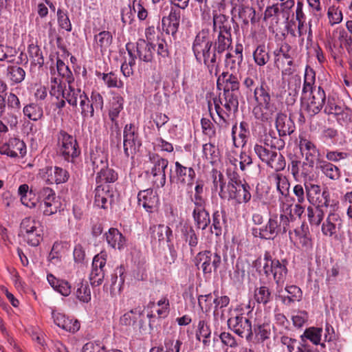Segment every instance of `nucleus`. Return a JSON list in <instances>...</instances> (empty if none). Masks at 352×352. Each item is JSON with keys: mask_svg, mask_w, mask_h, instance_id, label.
<instances>
[{"mask_svg": "<svg viewBox=\"0 0 352 352\" xmlns=\"http://www.w3.org/2000/svg\"><path fill=\"white\" fill-rule=\"evenodd\" d=\"M149 160L154 164L151 169V174L154 177L160 176V179L154 180V183L158 187H163L166 184L165 170L168 166V161L155 153H149Z\"/></svg>", "mask_w": 352, "mask_h": 352, "instance_id": "f8f14e48", "label": "nucleus"}, {"mask_svg": "<svg viewBox=\"0 0 352 352\" xmlns=\"http://www.w3.org/2000/svg\"><path fill=\"white\" fill-rule=\"evenodd\" d=\"M254 151L259 160L276 172L283 170L286 166L285 157L270 146L269 140L265 138L254 146Z\"/></svg>", "mask_w": 352, "mask_h": 352, "instance_id": "20e7f679", "label": "nucleus"}, {"mask_svg": "<svg viewBox=\"0 0 352 352\" xmlns=\"http://www.w3.org/2000/svg\"><path fill=\"white\" fill-rule=\"evenodd\" d=\"M56 68L58 74L62 76V78H65L68 85L74 82V78L72 71L69 69V67L65 64L63 60L60 58H58L56 60Z\"/></svg>", "mask_w": 352, "mask_h": 352, "instance_id": "0e129e2a", "label": "nucleus"}, {"mask_svg": "<svg viewBox=\"0 0 352 352\" xmlns=\"http://www.w3.org/2000/svg\"><path fill=\"white\" fill-rule=\"evenodd\" d=\"M94 204L99 208L106 209L111 204L113 198V192L108 184H100L94 190Z\"/></svg>", "mask_w": 352, "mask_h": 352, "instance_id": "a211bd4d", "label": "nucleus"}, {"mask_svg": "<svg viewBox=\"0 0 352 352\" xmlns=\"http://www.w3.org/2000/svg\"><path fill=\"white\" fill-rule=\"evenodd\" d=\"M17 51L15 48L0 44V61H6L8 63H14Z\"/></svg>", "mask_w": 352, "mask_h": 352, "instance_id": "052dcab7", "label": "nucleus"}, {"mask_svg": "<svg viewBox=\"0 0 352 352\" xmlns=\"http://www.w3.org/2000/svg\"><path fill=\"white\" fill-rule=\"evenodd\" d=\"M243 60V45L241 44H237L232 53L228 52L226 55V63L228 65H230V69L240 67Z\"/></svg>", "mask_w": 352, "mask_h": 352, "instance_id": "72a5a7b5", "label": "nucleus"}, {"mask_svg": "<svg viewBox=\"0 0 352 352\" xmlns=\"http://www.w3.org/2000/svg\"><path fill=\"white\" fill-rule=\"evenodd\" d=\"M192 52L196 60L204 63L210 75L217 76L219 71L218 53L213 46L208 29H202L197 33L192 43Z\"/></svg>", "mask_w": 352, "mask_h": 352, "instance_id": "f257e3e1", "label": "nucleus"}, {"mask_svg": "<svg viewBox=\"0 0 352 352\" xmlns=\"http://www.w3.org/2000/svg\"><path fill=\"white\" fill-rule=\"evenodd\" d=\"M291 46L287 43L282 45L279 49L274 52V64L278 68L280 66L284 67L285 64L291 67L294 64V60L289 54Z\"/></svg>", "mask_w": 352, "mask_h": 352, "instance_id": "5701e85b", "label": "nucleus"}, {"mask_svg": "<svg viewBox=\"0 0 352 352\" xmlns=\"http://www.w3.org/2000/svg\"><path fill=\"white\" fill-rule=\"evenodd\" d=\"M60 155L67 162L74 163L80 154V148L76 138L64 130L57 134Z\"/></svg>", "mask_w": 352, "mask_h": 352, "instance_id": "39448f33", "label": "nucleus"}, {"mask_svg": "<svg viewBox=\"0 0 352 352\" xmlns=\"http://www.w3.org/2000/svg\"><path fill=\"white\" fill-rule=\"evenodd\" d=\"M96 182L98 184H107L113 183L118 179V174L111 168H104L97 173Z\"/></svg>", "mask_w": 352, "mask_h": 352, "instance_id": "09e8293b", "label": "nucleus"}, {"mask_svg": "<svg viewBox=\"0 0 352 352\" xmlns=\"http://www.w3.org/2000/svg\"><path fill=\"white\" fill-rule=\"evenodd\" d=\"M151 236L153 239L159 242H170L173 239V231L167 226L164 224L154 225L150 228Z\"/></svg>", "mask_w": 352, "mask_h": 352, "instance_id": "393cba45", "label": "nucleus"}, {"mask_svg": "<svg viewBox=\"0 0 352 352\" xmlns=\"http://www.w3.org/2000/svg\"><path fill=\"white\" fill-rule=\"evenodd\" d=\"M175 165V175L170 176V182L173 184V188L177 186L179 189L180 186H191L196 176L195 170L192 167L183 166L179 162H176Z\"/></svg>", "mask_w": 352, "mask_h": 352, "instance_id": "1a4fd4ad", "label": "nucleus"}, {"mask_svg": "<svg viewBox=\"0 0 352 352\" xmlns=\"http://www.w3.org/2000/svg\"><path fill=\"white\" fill-rule=\"evenodd\" d=\"M23 113L29 119L37 121L43 117V109L35 103H30L23 108Z\"/></svg>", "mask_w": 352, "mask_h": 352, "instance_id": "603ef678", "label": "nucleus"}, {"mask_svg": "<svg viewBox=\"0 0 352 352\" xmlns=\"http://www.w3.org/2000/svg\"><path fill=\"white\" fill-rule=\"evenodd\" d=\"M25 241L30 245L33 247L38 246L43 241V230L38 229L29 233H25L21 236Z\"/></svg>", "mask_w": 352, "mask_h": 352, "instance_id": "6e6d98bb", "label": "nucleus"}, {"mask_svg": "<svg viewBox=\"0 0 352 352\" xmlns=\"http://www.w3.org/2000/svg\"><path fill=\"white\" fill-rule=\"evenodd\" d=\"M228 324L229 328L239 337L245 338L248 342L253 340L254 333L252 322L242 314L229 318L228 320Z\"/></svg>", "mask_w": 352, "mask_h": 352, "instance_id": "0eeeda50", "label": "nucleus"}, {"mask_svg": "<svg viewBox=\"0 0 352 352\" xmlns=\"http://www.w3.org/2000/svg\"><path fill=\"white\" fill-rule=\"evenodd\" d=\"M155 45L151 42H146L144 39H139L136 43L137 55L140 60L151 62L153 58Z\"/></svg>", "mask_w": 352, "mask_h": 352, "instance_id": "b1692460", "label": "nucleus"}, {"mask_svg": "<svg viewBox=\"0 0 352 352\" xmlns=\"http://www.w3.org/2000/svg\"><path fill=\"white\" fill-rule=\"evenodd\" d=\"M253 333L258 342L269 339L272 333V327L268 322H257L254 324Z\"/></svg>", "mask_w": 352, "mask_h": 352, "instance_id": "4c0bfd02", "label": "nucleus"}, {"mask_svg": "<svg viewBox=\"0 0 352 352\" xmlns=\"http://www.w3.org/2000/svg\"><path fill=\"white\" fill-rule=\"evenodd\" d=\"M294 220L295 217L292 213L291 209L289 212H285L280 214L278 226L280 228L282 234H285L288 232L289 235L292 234V232L290 230V223L293 222Z\"/></svg>", "mask_w": 352, "mask_h": 352, "instance_id": "864d4df0", "label": "nucleus"}, {"mask_svg": "<svg viewBox=\"0 0 352 352\" xmlns=\"http://www.w3.org/2000/svg\"><path fill=\"white\" fill-rule=\"evenodd\" d=\"M315 83V72L313 69H310L309 71L306 70L305 75V79H304V83H303V87H302V100H307L306 94L307 93H310V94H312L313 91H315L317 90L316 87H314V85Z\"/></svg>", "mask_w": 352, "mask_h": 352, "instance_id": "a18cd8bd", "label": "nucleus"}, {"mask_svg": "<svg viewBox=\"0 0 352 352\" xmlns=\"http://www.w3.org/2000/svg\"><path fill=\"white\" fill-rule=\"evenodd\" d=\"M342 221L338 214L330 213L322 225V232L328 236H337L338 232L341 229Z\"/></svg>", "mask_w": 352, "mask_h": 352, "instance_id": "4be33fe9", "label": "nucleus"}, {"mask_svg": "<svg viewBox=\"0 0 352 352\" xmlns=\"http://www.w3.org/2000/svg\"><path fill=\"white\" fill-rule=\"evenodd\" d=\"M107 261V254L101 252L94 256L92 262V270L89 276L91 285L93 287L100 285L104 278V267Z\"/></svg>", "mask_w": 352, "mask_h": 352, "instance_id": "9d476101", "label": "nucleus"}, {"mask_svg": "<svg viewBox=\"0 0 352 352\" xmlns=\"http://www.w3.org/2000/svg\"><path fill=\"white\" fill-rule=\"evenodd\" d=\"M123 104L124 99L119 95L113 96L110 102L109 117L111 122L114 123L116 128H118L117 118L119 116L120 111L123 109Z\"/></svg>", "mask_w": 352, "mask_h": 352, "instance_id": "2f4dec72", "label": "nucleus"}, {"mask_svg": "<svg viewBox=\"0 0 352 352\" xmlns=\"http://www.w3.org/2000/svg\"><path fill=\"white\" fill-rule=\"evenodd\" d=\"M330 197L327 190H324L311 202V206L327 210L329 206Z\"/></svg>", "mask_w": 352, "mask_h": 352, "instance_id": "338daca9", "label": "nucleus"}, {"mask_svg": "<svg viewBox=\"0 0 352 352\" xmlns=\"http://www.w3.org/2000/svg\"><path fill=\"white\" fill-rule=\"evenodd\" d=\"M215 298L212 300V304H214L213 314L214 317H217L221 311V316H223V308L226 307L230 303V298L227 296H218L216 292H214Z\"/></svg>", "mask_w": 352, "mask_h": 352, "instance_id": "5fc2aeb1", "label": "nucleus"}, {"mask_svg": "<svg viewBox=\"0 0 352 352\" xmlns=\"http://www.w3.org/2000/svg\"><path fill=\"white\" fill-rule=\"evenodd\" d=\"M305 110L311 117L318 114L323 108L326 101V94L321 87L313 91L309 97L307 98Z\"/></svg>", "mask_w": 352, "mask_h": 352, "instance_id": "ddd939ff", "label": "nucleus"}, {"mask_svg": "<svg viewBox=\"0 0 352 352\" xmlns=\"http://www.w3.org/2000/svg\"><path fill=\"white\" fill-rule=\"evenodd\" d=\"M250 190V186L244 181L243 184L234 187L231 186L230 188L227 189L226 193V199L229 201L232 200L237 204H247L252 197Z\"/></svg>", "mask_w": 352, "mask_h": 352, "instance_id": "9b49d317", "label": "nucleus"}, {"mask_svg": "<svg viewBox=\"0 0 352 352\" xmlns=\"http://www.w3.org/2000/svg\"><path fill=\"white\" fill-rule=\"evenodd\" d=\"M8 78L14 82H21L25 78L24 69L17 65L9 66L7 69Z\"/></svg>", "mask_w": 352, "mask_h": 352, "instance_id": "e2e57ef3", "label": "nucleus"}, {"mask_svg": "<svg viewBox=\"0 0 352 352\" xmlns=\"http://www.w3.org/2000/svg\"><path fill=\"white\" fill-rule=\"evenodd\" d=\"M112 41L113 36L109 31L100 32L94 36L96 47L99 49L102 54L110 47L112 43Z\"/></svg>", "mask_w": 352, "mask_h": 352, "instance_id": "e433bc0d", "label": "nucleus"}, {"mask_svg": "<svg viewBox=\"0 0 352 352\" xmlns=\"http://www.w3.org/2000/svg\"><path fill=\"white\" fill-rule=\"evenodd\" d=\"M233 18L221 13L214 12L212 14V33H231Z\"/></svg>", "mask_w": 352, "mask_h": 352, "instance_id": "f3484780", "label": "nucleus"}, {"mask_svg": "<svg viewBox=\"0 0 352 352\" xmlns=\"http://www.w3.org/2000/svg\"><path fill=\"white\" fill-rule=\"evenodd\" d=\"M212 226L210 231L217 236H221L223 229L227 226V218L225 210H216L212 214Z\"/></svg>", "mask_w": 352, "mask_h": 352, "instance_id": "cd10ccee", "label": "nucleus"}, {"mask_svg": "<svg viewBox=\"0 0 352 352\" xmlns=\"http://www.w3.org/2000/svg\"><path fill=\"white\" fill-rule=\"evenodd\" d=\"M52 318L54 323L59 327L67 331L75 333L80 329V324L77 319L66 317L65 314L52 311Z\"/></svg>", "mask_w": 352, "mask_h": 352, "instance_id": "aec40b11", "label": "nucleus"}, {"mask_svg": "<svg viewBox=\"0 0 352 352\" xmlns=\"http://www.w3.org/2000/svg\"><path fill=\"white\" fill-rule=\"evenodd\" d=\"M28 54L32 59V63L35 65L43 66L44 64V58L40 47L34 44H30L28 46Z\"/></svg>", "mask_w": 352, "mask_h": 352, "instance_id": "680f3d73", "label": "nucleus"}, {"mask_svg": "<svg viewBox=\"0 0 352 352\" xmlns=\"http://www.w3.org/2000/svg\"><path fill=\"white\" fill-rule=\"evenodd\" d=\"M321 328H308L305 331L303 335L301 336L302 342H305V338H307L312 342L314 344H318L321 339Z\"/></svg>", "mask_w": 352, "mask_h": 352, "instance_id": "bf43d9fd", "label": "nucleus"}, {"mask_svg": "<svg viewBox=\"0 0 352 352\" xmlns=\"http://www.w3.org/2000/svg\"><path fill=\"white\" fill-rule=\"evenodd\" d=\"M140 146L141 142L138 140V133L134 124H126L123 132V148L125 156L133 158Z\"/></svg>", "mask_w": 352, "mask_h": 352, "instance_id": "6e6552de", "label": "nucleus"}, {"mask_svg": "<svg viewBox=\"0 0 352 352\" xmlns=\"http://www.w3.org/2000/svg\"><path fill=\"white\" fill-rule=\"evenodd\" d=\"M278 224L279 223L277 215H274L269 219L266 226H263L265 230L264 236L267 237V239H273L279 233H281Z\"/></svg>", "mask_w": 352, "mask_h": 352, "instance_id": "37998d69", "label": "nucleus"}, {"mask_svg": "<svg viewBox=\"0 0 352 352\" xmlns=\"http://www.w3.org/2000/svg\"><path fill=\"white\" fill-rule=\"evenodd\" d=\"M221 263V256L217 251L204 250L195 256V265L198 267L200 265L204 274H211L212 272H216Z\"/></svg>", "mask_w": 352, "mask_h": 352, "instance_id": "423d86ee", "label": "nucleus"}, {"mask_svg": "<svg viewBox=\"0 0 352 352\" xmlns=\"http://www.w3.org/2000/svg\"><path fill=\"white\" fill-rule=\"evenodd\" d=\"M275 125L280 137L289 135L295 130V125L291 116L287 118V115L281 111L276 115Z\"/></svg>", "mask_w": 352, "mask_h": 352, "instance_id": "6ab92c4d", "label": "nucleus"}, {"mask_svg": "<svg viewBox=\"0 0 352 352\" xmlns=\"http://www.w3.org/2000/svg\"><path fill=\"white\" fill-rule=\"evenodd\" d=\"M277 190L283 195L286 197L289 194V183L287 177L282 174L277 173L274 175Z\"/></svg>", "mask_w": 352, "mask_h": 352, "instance_id": "774afa93", "label": "nucleus"}, {"mask_svg": "<svg viewBox=\"0 0 352 352\" xmlns=\"http://www.w3.org/2000/svg\"><path fill=\"white\" fill-rule=\"evenodd\" d=\"M254 100L255 105L252 114L255 119L262 122H270L278 113V107L272 98L270 87L264 80L254 89Z\"/></svg>", "mask_w": 352, "mask_h": 352, "instance_id": "f03ea898", "label": "nucleus"}, {"mask_svg": "<svg viewBox=\"0 0 352 352\" xmlns=\"http://www.w3.org/2000/svg\"><path fill=\"white\" fill-rule=\"evenodd\" d=\"M307 218L311 226H319L327 210L309 206L307 208Z\"/></svg>", "mask_w": 352, "mask_h": 352, "instance_id": "a19ab883", "label": "nucleus"}, {"mask_svg": "<svg viewBox=\"0 0 352 352\" xmlns=\"http://www.w3.org/2000/svg\"><path fill=\"white\" fill-rule=\"evenodd\" d=\"M79 104L81 108V114L82 117L93 118L94 116V107L90 103V100L85 93L79 99Z\"/></svg>", "mask_w": 352, "mask_h": 352, "instance_id": "4d7b16f0", "label": "nucleus"}, {"mask_svg": "<svg viewBox=\"0 0 352 352\" xmlns=\"http://www.w3.org/2000/svg\"><path fill=\"white\" fill-rule=\"evenodd\" d=\"M0 153L11 157H23L26 153V146L19 138H10L8 142L0 146Z\"/></svg>", "mask_w": 352, "mask_h": 352, "instance_id": "4468645a", "label": "nucleus"}, {"mask_svg": "<svg viewBox=\"0 0 352 352\" xmlns=\"http://www.w3.org/2000/svg\"><path fill=\"white\" fill-rule=\"evenodd\" d=\"M105 236L108 244L114 249L122 250L125 246V237L117 228H110Z\"/></svg>", "mask_w": 352, "mask_h": 352, "instance_id": "c85d7f7f", "label": "nucleus"}, {"mask_svg": "<svg viewBox=\"0 0 352 352\" xmlns=\"http://www.w3.org/2000/svg\"><path fill=\"white\" fill-rule=\"evenodd\" d=\"M239 16L242 19L245 25H248L250 22L252 24H255L258 21V18L256 16L255 10L250 6H241L239 8Z\"/></svg>", "mask_w": 352, "mask_h": 352, "instance_id": "79ce46f5", "label": "nucleus"}, {"mask_svg": "<svg viewBox=\"0 0 352 352\" xmlns=\"http://www.w3.org/2000/svg\"><path fill=\"white\" fill-rule=\"evenodd\" d=\"M37 196V200L41 203L45 204L48 201H52L56 199L54 191L49 187H43L39 188H31L30 196Z\"/></svg>", "mask_w": 352, "mask_h": 352, "instance_id": "f704fd0d", "label": "nucleus"}, {"mask_svg": "<svg viewBox=\"0 0 352 352\" xmlns=\"http://www.w3.org/2000/svg\"><path fill=\"white\" fill-rule=\"evenodd\" d=\"M254 299L256 302L264 305L270 302L272 299V292L269 287L261 286L254 290Z\"/></svg>", "mask_w": 352, "mask_h": 352, "instance_id": "3c124183", "label": "nucleus"}, {"mask_svg": "<svg viewBox=\"0 0 352 352\" xmlns=\"http://www.w3.org/2000/svg\"><path fill=\"white\" fill-rule=\"evenodd\" d=\"M288 261L286 259L281 261L272 258L269 252H265L262 258L258 257L253 262V267L260 276H265L266 278L273 276L277 285L284 284L287 273Z\"/></svg>", "mask_w": 352, "mask_h": 352, "instance_id": "7ed1b4c3", "label": "nucleus"}, {"mask_svg": "<svg viewBox=\"0 0 352 352\" xmlns=\"http://www.w3.org/2000/svg\"><path fill=\"white\" fill-rule=\"evenodd\" d=\"M236 91L223 90V98L219 96V102L222 104L228 113H236L239 107L238 95Z\"/></svg>", "mask_w": 352, "mask_h": 352, "instance_id": "bb28decb", "label": "nucleus"}, {"mask_svg": "<svg viewBox=\"0 0 352 352\" xmlns=\"http://www.w3.org/2000/svg\"><path fill=\"white\" fill-rule=\"evenodd\" d=\"M253 57L258 65L263 66L266 65L270 59L268 47L265 45H258L253 53Z\"/></svg>", "mask_w": 352, "mask_h": 352, "instance_id": "c03bdc74", "label": "nucleus"}, {"mask_svg": "<svg viewBox=\"0 0 352 352\" xmlns=\"http://www.w3.org/2000/svg\"><path fill=\"white\" fill-rule=\"evenodd\" d=\"M220 81L225 84L223 90L239 91L240 83L238 78L233 74L228 72H223L217 79V87H219Z\"/></svg>", "mask_w": 352, "mask_h": 352, "instance_id": "473e14b6", "label": "nucleus"}, {"mask_svg": "<svg viewBox=\"0 0 352 352\" xmlns=\"http://www.w3.org/2000/svg\"><path fill=\"white\" fill-rule=\"evenodd\" d=\"M213 46L218 54L228 50L232 45V33H212Z\"/></svg>", "mask_w": 352, "mask_h": 352, "instance_id": "a878e982", "label": "nucleus"}, {"mask_svg": "<svg viewBox=\"0 0 352 352\" xmlns=\"http://www.w3.org/2000/svg\"><path fill=\"white\" fill-rule=\"evenodd\" d=\"M192 217L196 228L201 230H206L211 223L210 214L206 208L194 209L192 211Z\"/></svg>", "mask_w": 352, "mask_h": 352, "instance_id": "7c9ffc66", "label": "nucleus"}, {"mask_svg": "<svg viewBox=\"0 0 352 352\" xmlns=\"http://www.w3.org/2000/svg\"><path fill=\"white\" fill-rule=\"evenodd\" d=\"M138 204L142 205L147 212H151L158 204V196L152 188L140 190L138 195Z\"/></svg>", "mask_w": 352, "mask_h": 352, "instance_id": "412c9836", "label": "nucleus"}, {"mask_svg": "<svg viewBox=\"0 0 352 352\" xmlns=\"http://www.w3.org/2000/svg\"><path fill=\"white\" fill-rule=\"evenodd\" d=\"M300 149L302 155H305L307 164L314 166L319 162L320 153L316 145L306 138H300L299 143Z\"/></svg>", "mask_w": 352, "mask_h": 352, "instance_id": "2eb2a0df", "label": "nucleus"}, {"mask_svg": "<svg viewBox=\"0 0 352 352\" xmlns=\"http://www.w3.org/2000/svg\"><path fill=\"white\" fill-rule=\"evenodd\" d=\"M38 229H43L41 223L36 220L34 217H27L22 219L20 224L19 236H22L25 233L36 231Z\"/></svg>", "mask_w": 352, "mask_h": 352, "instance_id": "ea45409f", "label": "nucleus"}, {"mask_svg": "<svg viewBox=\"0 0 352 352\" xmlns=\"http://www.w3.org/2000/svg\"><path fill=\"white\" fill-rule=\"evenodd\" d=\"M320 168L322 173L331 179H338L340 177V169L331 163L320 162Z\"/></svg>", "mask_w": 352, "mask_h": 352, "instance_id": "13d9d810", "label": "nucleus"}, {"mask_svg": "<svg viewBox=\"0 0 352 352\" xmlns=\"http://www.w3.org/2000/svg\"><path fill=\"white\" fill-rule=\"evenodd\" d=\"M211 336V330L210 327L207 324L205 320H201L199 321L197 330L196 331V338L201 341V338H203L202 344L204 347H208L211 344L210 340Z\"/></svg>", "mask_w": 352, "mask_h": 352, "instance_id": "58836bf2", "label": "nucleus"}, {"mask_svg": "<svg viewBox=\"0 0 352 352\" xmlns=\"http://www.w3.org/2000/svg\"><path fill=\"white\" fill-rule=\"evenodd\" d=\"M69 85V89H65L60 97H63L72 107H77V99H80L85 91H82L80 89L74 88L72 85Z\"/></svg>", "mask_w": 352, "mask_h": 352, "instance_id": "49530a36", "label": "nucleus"}, {"mask_svg": "<svg viewBox=\"0 0 352 352\" xmlns=\"http://www.w3.org/2000/svg\"><path fill=\"white\" fill-rule=\"evenodd\" d=\"M91 160L94 172L100 171L108 166L107 157L102 152L91 153Z\"/></svg>", "mask_w": 352, "mask_h": 352, "instance_id": "de8ad7c7", "label": "nucleus"}, {"mask_svg": "<svg viewBox=\"0 0 352 352\" xmlns=\"http://www.w3.org/2000/svg\"><path fill=\"white\" fill-rule=\"evenodd\" d=\"M181 18V12L178 9L171 8L168 16H164L162 19V27L167 34L175 36L177 33Z\"/></svg>", "mask_w": 352, "mask_h": 352, "instance_id": "dca6fc26", "label": "nucleus"}, {"mask_svg": "<svg viewBox=\"0 0 352 352\" xmlns=\"http://www.w3.org/2000/svg\"><path fill=\"white\" fill-rule=\"evenodd\" d=\"M184 240L188 243L191 254H194L195 250L199 243V237L192 226H184L182 230Z\"/></svg>", "mask_w": 352, "mask_h": 352, "instance_id": "c9c22d12", "label": "nucleus"}, {"mask_svg": "<svg viewBox=\"0 0 352 352\" xmlns=\"http://www.w3.org/2000/svg\"><path fill=\"white\" fill-rule=\"evenodd\" d=\"M8 105L9 108L12 109V111L8 114V117H5L3 119L7 120L11 126H15L18 123V118L15 113L18 112L20 109L19 98L15 94L10 93L8 96Z\"/></svg>", "mask_w": 352, "mask_h": 352, "instance_id": "c756f323", "label": "nucleus"}, {"mask_svg": "<svg viewBox=\"0 0 352 352\" xmlns=\"http://www.w3.org/2000/svg\"><path fill=\"white\" fill-rule=\"evenodd\" d=\"M65 89V86L62 84V80L60 78L54 77L50 80V94L59 99Z\"/></svg>", "mask_w": 352, "mask_h": 352, "instance_id": "69168bd1", "label": "nucleus"}, {"mask_svg": "<svg viewBox=\"0 0 352 352\" xmlns=\"http://www.w3.org/2000/svg\"><path fill=\"white\" fill-rule=\"evenodd\" d=\"M213 184L216 190L219 188V195L221 199H226V182L223 175L216 170L212 171Z\"/></svg>", "mask_w": 352, "mask_h": 352, "instance_id": "8fccbe9b", "label": "nucleus"}]
</instances>
